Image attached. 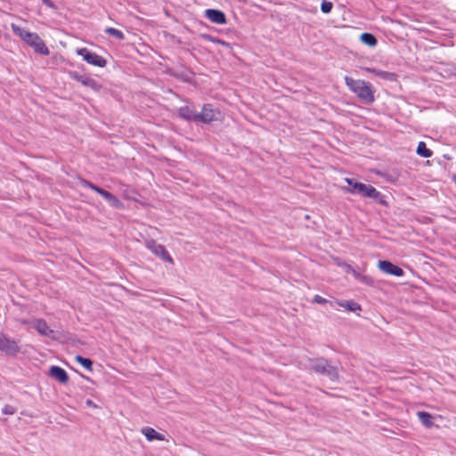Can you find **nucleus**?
I'll list each match as a JSON object with an SVG mask.
<instances>
[{"mask_svg":"<svg viewBox=\"0 0 456 456\" xmlns=\"http://www.w3.org/2000/svg\"><path fill=\"white\" fill-rule=\"evenodd\" d=\"M345 83L354 94L365 104H371L375 101L374 89L370 82L345 77Z\"/></svg>","mask_w":456,"mask_h":456,"instance_id":"obj_1","label":"nucleus"},{"mask_svg":"<svg viewBox=\"0 0 456 456\" xmlns=\"http://www.w3.org/2000/svg\"><path fill=\"white\" fill-rule=\"evenodd\" d=\"M11 27L13 33L32 47L36 53L42 55L50 54L48 47L37 33L29 32L15 24H12Z\"/></svg>","mask_w":456,"mask_h":456,"instance_id":"obj_2","label":"nucleus"},{"mask_svg":"<svg viewBox=\"0 0 456 456\" xmlns=\"http://www.w3.org/2000/svg\"><path fill=\"white\" fill-rule=\"evenodd\" d=\"M310 369L316 373L326 376L332 381L338 380L339 378L338 367L330 365L328 361L323 358L311 361Z\"/></svg>","mask_w":456,"mask_h":456,"instance_id":"obj_3","label":"nucleus"},{"mask_svg":"<svg viewBox=\"0 0 456 456\" xmlns=\"http://www.w3.org/2000/svg\"><path fill=\"white\" fill-rule=\"evenodd\" d=\"M77 54L82 56L84 61L94 66L103 68L107 64V61L103 57L98 55L95 53L90 52L86 48L77 49Z\"/></svg>","mask_w":456,"mask_h":456,"instance_id":"obj_4","label":"nucleus"},{"mask_svg":"<svg viewBox=\"0 0 456 456\" xmlns=\"http://www.w3.org/2000/svg\"><path fill=\"white\" fill-rule=\"evenodd\" d=\"M0 350L6 354H16L20 352V347L19 342L7 338L4 334L0 333Z\"/></svg>","mask_w":456,"mask_h":456,"instance_id":"obj_5","label":"nucleus"},{"mask_svg":"<svg viewBox=\"0 0 456 456\" xmlns=\"http://www.w3.org/2000/svg\"><path fill=\"white\" fill-rule=\"evenodd\" d=\"M378 266L381 272L396 277H402L404 273L401 267L387 260L379 261Z\"/></svg>","mask_w":456,"mask_h":456,"instance_id":"obj_6","label":"nucleus"},{"mask_svg":"<svg viewBox=\"0 0 456 456\" xmlns=\"http://www.w3.org/2000/svg\"><path fill=\"white\" fill-rule=\"evenodd\" d=\"M147 248L156 256H159L163 260H166L171 264H173V259L168 254V252L166 250L164 246L156 243L153 240L147 241Z\"/></svg>","mask_w":456,"mask_h":456,"instance_id":"obj_7","label":"nucleus"},{"mask_svg":"<svg viewBox=\"0 0 456 456\" xmlns=\"http://www.w3.org/2000/svg\"><path fill=\"white\" fill-rule=\"evenodd\" d=\"M361 196L370 198L382 206H387V204L385 196L370 184L366 186V189L363 191Z\"/></svg>","mask_w":456,"mask_h":456,"instance_id":"obj_8","label":"nucleus"},{"mask_svg":"<svg viewBox=\"0 0 456 456\" xmlns=\"http://www.w3.org/2000/svg\"><path fill=\"white\" fill-rule=\"evenodd\" d=\"M218 113L212 108L210 104L203 106L201 111L197 113L196 120L202 122H210L217 118Z\"/></svg>","mask_w":456,"mask_h":456,"instance_id":"obj_9","label":"nucleus"},{"mask_svg":"<svg viewBox=\"0 0 456 456\" xmlns=\"http://www.w3.org/2000/svg\"><path fill=\"white\" fill-rule=\"evenodd\" d=\"M205 17L208 19L211 22L216 24H225L226 23V16L224 12L216 10V9H207L205 11Z\"/></svg>","mask_w":456,"mask_h":456,"instance_id":"obj_10","label":"nucleus"},{"mask_svg":"<svg viewBox=\"0 0 456 456\" xmlns=\"http://www.w3.org/2000/svg\"><path fill=\"white\" fill-rule=\"evenodd\" d=\"M49 376L61 384L69 381V376L65 370L59 366H51L49 369Z\"/></svg>","mask_w":456,"mask_h":456,"instance_id":"obj_11","label":"nucleus"},{"mask_svg":"<svg viewBox=\"0 0 456 456\" xmlns=\"http://www.w3.org/2000/svg\"><path fill=\"white\" fill-rule=\"evenodd\" d=\"M346 182L351 188H348L346 191L351 194H359L362 195L363 191L366 189L368 184L357 182L353 178H346Z\"/></svg>","mask_w":456,"mask_h":456,"instance_id":"obj_12","label":"nucleus"},{"mask_svg":"<svg viewBox=\"0 0 456 456\" xmlns=\"http://www.w3.org/2000/svg\"><path fill=\"white\" fill-rule=\"evenodd\" d=\"M142 433L145 436L146 439L149 442L159 440L163 441L165 440V436L161 435L160 433H158L154 428L146 427L142 429Z\"/></svg>","mask_w":456,"mask_h":456,"instance_id":"obj_13","label":"nucleus"},{"mask_svg":"<svg viewBox=\"0 0 456 456\" xmlns=\"http://www.w3.org/2000/svg\"><path fill=\"white\" fill-rule=\"evenodd\" d=\"M33 327L37 330L38 333L44 336H49L53 332L47 323L41 319L36 320L33 322Z\"/></svg>","mask_w":456,"mask_h":456,"instance_id":"obj_14","label":"nucleus"},{"mask_svg":"<svg viewBox=\"0 0 456 456\" xmlns=\"http://www.w3.org/2000/svg\"><path fill=\"white\" fill-rule=\"evenodd\" d=\"M100 195L102 196L110 206L115 208L122 207L120 200L112 193L103 190L102 191H100Z\"/></svg>","mask_w":456,"mask_h":456,"instance_id":"obj_15","label":"nucleus"},{"mask_svg":"<svg viewBox=\"0 0 456 456\" xmlns=\"http://www.w3.org/2000/svg\"><path fill=\"white\" fill-rule=\"evenodd\" d=\"M417 416L419 418V420L421 422V424L428 428H430L433 427V417L429 412L427 411H418Z\"/></svg>","mask_w":456,"mask_h":456,"instance_id":"obj_16","label":"nucleus"},{"mask_svg":"<svg viewBox=\"0 0 456 456\" xmlns=\"http://www.w3.org/2000/svg\"><path fill=\"white\" fill-rule=\"evenodd\" d=\"M71 77H73L74 79L77 80L78 82H80L84 86H90V87H93V88H97V84H96L95 80H94L91 77L80 76V75H78L77 73H75V72L71 73Z\"/></svg>","mask_w":456,"mask_h":456,"instance_id":"obj_17","label":"nucleus"},{"mask_svg":"<svg viewBox=\"0 0 456 456\" xmlns=\"http://www.w3.org/2000/svg\"><path fill=\"white\" fill-rule=\"evenodd\" d=\"M179 116L187 120H196L197 113H194L193 110L189 106L181 107L178 110Z\"/></svg>","mask_w":456,"mask_h":456,"instance_id":"obj_18","label":"nucleus"},{"mask_svg":"<svg viewBox=\"0 0 456 456\" xmlns=\"http://www.w3.org/2000/svg\"><path fill=\"white\" fill-rule=\"evenodd\" d=\"M361 41L370 47H374L378 44L376 37L373 34L368 32L362 33L361 35Z\"/></svg>","mask_w":456,"mask_h":456,"instance_id":"obj_19","label":"nucleus"},{"mask_svg":"<svg viewBox=\"0 0 456 456\" xmlns=\"http://www.w3.org/2000/svg\"><path fill=\"white\" fill-rule=\"evenodd\" d=\"M338 305L350 312H356L358 310H361V305L354 300L341 301L338 303Z\"/></svg>","mask_w":456,"mask_h":456,"instance_id":"obj_20","label":"nucleus"},{"mask_svg":"<svg viewBox=\"0 0 456 456\" xmlns=\"http://www.w3.org/2000/svg\"><path fill=\"white\" fill-rule=\"evenodd\" d=\"M354 276L362 284L368 286H373L375 281L374 279L369 275L361 274L355 271H353Z\"/></svg>","mask_w":456,"mask_h":456,"instance_id":"obj_21","label":"nucleus"},{"mask_svg":"<svg viewBox=\"0 0 456 456\" xmlns=\"http://www.w3.org/2000/svg\"><path fill=\"white\" fill-rule=\"evenodd\" d=\"M416 151L418 155L423 158H429L433 154L432 151L427 148V145L424 142H419Z\"/></svg>","mask_w":456,"mask_h":456,"instance_id":"obj_22","label":"nucleus"},{"mask_svg":"<svg viewBox=\"0 0 456 456\" xmlns=\"http://www.w3.org/2000/svg\"><path fill=\"white\" fill-rule=\"evenodd\" d=\"M368 71L374 74L375 76L379 77H381V78H384V79H387V80H392L395 77V74L394 73H391V72H387V71H385V70H380V69H368Z\"/></svg>","mask_w":456,"mask_h":456,"instance_id":"obj_23","label":"nucleus"},{"mask_svg":"<svg viewBox=\"0 0 456 456\" xmlns=\"http://www.w3.org/2000/svg\"><path fill=\"white\" fill-rule=\"evenodd\" d=\"M75 360L76 362H77L78 363H80L84 368H86V370H92V365H93V362L90 359L88 358H84L80 355H77L75 357Z\"/></svg>","mask_w":456,"mask_h":456,"instance_id":"obj_24","label":"nucleus"},{"mask_svg":"<svg viewBox=\"0 0 456 456\" xmlns=\"http://www.w3.org/2000/svg\"><path fill=\"white\" fill-rule=\"evenodd\" d=\"M105 32L108 34V35H110V36H113L115 37L116 38L119 39V40H123L125 36L123 34L122 31L117 29V28H107L105 29Z\"/></svg>","mask_w":456,"mask_h":456,"instance_id":"obj_25","label":"nucleus"},{"mask_svg":"<svg viewBox=\"0 0 456 456\" xmlns=\"http://www.w3.org/2000/svg\"><path fill=\"white\" fill-rule=\"evenodd\" d=\"M333 8V4L331 2L323 0L321 4V11L323 13H330Z\"/></svg>","mask_w":456,"mask_h":456,"instance_id":"obj_26","label":"nucleus"},{"mask_svg":"<svg viewBox=\"0 0 456 456\" xmlns=\"http://www.w3.org/2000/svg\"><path fill=\"white\" fill-rule=\"evenodd\" d=\"M81 183H82L83 186L88 187V188L94 190V191H96L99 194H100V191H103V189H102V188H100V187L94 185V183H92L90 182H87L86 180H81Z\"/></svg>","mask_w":456,"mask_h":456,"instance_id":"obj_27","label":"nucleus"},{"mask_svg":"<svg viewBox=\"0 0 456 456\" xmlns=\"http://www.w3.org/2000/svg\"><path fill=\"white\" fill-rule=\"evenodd\" d=\"M2 412L6 415H13L16 412V409L10 404H5L2 409Z\"/></svg>","mask_w":456,"mask_h":456,"instance_id":"obj_28","label":"nucleus"},{"mask_svg":"<svg viewBox=\"0 0 456 456\" xmlns=\"http://www.w3.org/2000/svg\"><path fill=\"white\" fill-rule=\"evenodd\" d=\"M313 302L314 303H316V304H320V305H322V304H325L328 302V300L322 297H321L320 295H315L313 298Z\"/></svg>","mask_w":456,"mask_h":456,"instance_id":"obj_29","label":"nucleus"},{"mask_svg":"<svg viewBox=\"0 0 456 456\" xmlns=\"http://www.w3.org/2000/svg\"><path fill=\"white\" fill-rule=\"evenodd\" d=\"M46 6L54 8V4L51 0H41Z\"/></svg>","mask_w":456,"mask_h":456,"instance_id":"obj_30","label":"nucleus"},{"mask_svg":"<svg viewBox=\"0 0 456 456\" xmlns=\"http://www.w3.org/2000/svg\"><path fill=\"white\" fill-rule=\"evenodd\" d=\"M86 405H87V406H89V407H92V408H97V405H96V404H95L92 400H90V399H87V400L86 401Z\"/></svg>","mask_w":456,"mask_h":456,"instance_id":"obj_31","label":"nucleus"},{"mask_svg":"<svg viewBox=\"0 0 456 456\" xmlns=\"http://www.w3.org/2000/svg\"><path fill=\"white\" fill-rule=\"evenodd\" d=\"M453 182H454V183L456 185V176L453 177Z\"/></svg>","mask_w":456,"mask_h":456,"instance_id":"obj_32","label":"nucleus"}]
</instances>
